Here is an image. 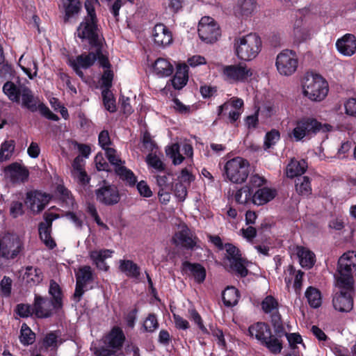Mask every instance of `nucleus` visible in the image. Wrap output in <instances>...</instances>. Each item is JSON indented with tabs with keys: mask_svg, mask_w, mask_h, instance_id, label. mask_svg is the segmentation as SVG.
<instances>
[{
	"mask_svg": "<svg viewBox=\"0 0 356 356\" xmlns=\"http://www.w3.org/2000/svg\"><path fill=\"white\" fill-rule=\"evenodd\" d=\"M278 305V302L272 296H266L261 302L262 309L267 314L277 312Z\"/></svg>",
	"mask_w": 356,
	"mask_h": 356,
	"instance_id": "nucleus-46",
	"label": "nucleus"
},
{
	"mask_svg": "<svg viewBox=\"0 0 356 356\" xmlns=\"http://www.w3.org/2000/svg\"><path fill=\"white\" fill-rule=\"evenodd\" d=\"M26 86L20 83L7 81L3 86V91L8 98L13 102H20L21 89Z\"/></svg>",
	"mask_w": 356,
	"mask_h": 356,
	"instance_id": "nucleus-29",
	"label": "nucleus"
},
{
	"mask_svg": "<svg viewBox=\"0 0 356 356\" xmlns=\"http://www.w3.org/2000/svg\"><path fill=\"white\" fill-rule=\"evenodd\" d=\"M187 186L183 183H177L175 188V195L180 201H184L187 195Z\"/></svg>",
	"mask_w": 356,
	"mask_h": 356,
	"instance_id": "nucleus-61",
	"label": "nucleus"
},
{
	"mask_svg": "<svg viewBox=\"0 0 356 356\" xmlns=\"http://www.w3.org/2000/svg\"><path fill=\"white\" fill-rule=\"evenodd\" d=\"M171 179L170 175H157L156 180L159 190H172V185Z\"/></svg>",
	"mask_w": 356,
	"mask_h": 356,
	"instance_id": "nucleus-51",
	"label": "nucleus"
},
{
	"mask_svg": "<svg viewBox=\"0 0 356 356\" xmlns=\"http://www.w3.org/2000/svg\"><path fill=\"white\" fill-rule=\"evenodd\" d=\"M65 216L70 220L75 227L81 229L83 226V220H81L82 213L79 212L77 213L74 212H67Z\"/></svg>",
	"mask_w": 356,
	"mask_h": 356,
	"instance_id": "nucleus-56",
	"label": "nucleus"
},
{
	"mask_svg": "<svg viewBox=\"0 0 356 356\" xmlns=\"http://www.w3.org/2000/svg\"><path fill=\"white\" fill-rule=\"evenodd\" d=\"M15 149V141L13 140H6L1 145L0 159L2 161L8 160Z\"/></svg>",
	"mask_w": 356,
	"mask_h": 356,
	"instance_id": "nucleus-43",
	"label": "nucleus"
},
{
	"mask_svg": "<svg viewBox=\"0 0 356 356\" xmlns=\"http://www.w3.org/2000/svg\"><path fill=\"white\" fill-rule=\"evenodd\" d=\"M97 20L91 17H85L83 22L76 29L75 35L81 40L86 41L92 47L100 46L101 40L97 33Z\"/></svg>",
	"mask_w": 356,
	"mask_h": 356,
	"instance_id": "nucleus-8",
	"label": "nucleus"
},
{
	"mask_svg": "<svg viewBox=\"0 0 356 356\" xmlns=\"http://www.w3.org/2000/svg\"><path fill=\"white\" fill-rule=\"evenodd\" d=\"M113 253V251L108 249L95 250L89 252V257L98 269L107 271L109 266L105 260L111 258Z\"/></svg>",
	"mask_w": 356,
	"mask_h": 356,
	"instance_id": "nucleus-20",
	"label": "nucleus"
},
{
	"mask_svg": "<svg viewBox=\"0 0 356 356\" xmlns=\"http://www.w3.org/2000/svg\"><path fill=\"white\" fill-rule=\"evenodd\" d=\"M222 296L223 303L227 307L234 306L239 298L238 291L234 286H227L222 292Z\"/></svg>",
	"mask_w": 356,
	"mask_h": 356,
	"instance_id": "nucleus-34",
	"label": "nucleus"
},
{
	"mask_svg": "<svg viewBox=\"0 0 356 356\" xmlns=\"http://www.w3.org/2000/svg\"><path fill=\"white\" fill-rule=\"evenodd\" d=\"M280 138V132L276 129H272L265 136L264 149H267L273 146Z\"/></svg>",
	"mask_w": 356,
	"mask_h": 356,
	"instance_id": "nucleus-49",
	"label": "nucleus"
},
{
	"mask_svg": "<svg viewBox=\"0 0 356 356\" xmlns=\"http://www.w3.org/2000/svg\"><path fill=\"white\" fill-rule=\"evenodd\" d=\"M224 249L226 250V258L229 263L241 258L238 249L232 244L226 243Z\"/></svg>",
	"mask_w": 356,
	"mask_h": 356,
	"instance_id": "nucleus-52",
	"label": "nucleus"
},
{
	"mask_svg": "<svg viewBox=\"0 0 356 356\" xmlns=\"http://www.w3.org/2000/svg\"><path fill=\"white\" fill-rule=\"evenodd\" d=\"M250 163L242 157H235L227 161L224 167L222 176L224 179L234 184H243L248 177Z\"/></svg>",
	"mask_w": 356,
	"mask_h": 356,
	"instance_id": "nucleus-4",
	"label": "nucleus"
},
{
	"mask_svg": "<svg viewBox=\"0 0 356 356\" xmlns=\"http://www.w3.org/2000/svg\"><path fill=\"white\" fill-rule=\"evenodd\" d=\"M143 326L147 332H152L159 327L158 320L155 314H150L144 321Z\"/></svg>",
	"mask_w": 356,
	"mask_h": 356,
	"instance_id": "nucleus-53",
	"label": "nucleus"
},
{
	"mask_svg": "<svg viewBox=\"0 0 356 356\" xmlns=\"http://www.w3.org/2000/svg\"><path fill=\"white\" fill-rule=\"evenodd\" d=\"M120 269L127 276L131 277H138L140 274L138 266L131 260H120Z\"/></svg>",
	"mask_w": 356,
	"mask_h": 356,
	"instance_id": "nucleus-38",
	"label": "nucleus"
},
{
	"mask_svg": "<svg viewBox=\"0 0 356 356\" xmlns=\"http://www.w3.org/2000/svg\"><path fill=\"white\" fill-rule=\"evenodd\" d=\"M296 254L299 258L300 264L303 268H311L315 263L314 254L303 247L296 248Z\"/></svg>",
	"mask_w": 356,
	"mask_h": 356,
	"instance_id": "nucleus-31",
	"label": "nucleus"
},
{
	"mask_svg": "<svg viewBox=\"0 0 356 356\" xmlns=\"http://www.w3.org/2000/svg\"><path fill=\"white\" fill-rule=\"evenodd\" d=\"M21 105L31 112L38 111V104L40 102L39 99L35 97L32 91L26 86L21 89Z\"/></svg>",
	"mask_w": 356,
	"mask_h": 356,
	"instance_id": "nucleus-25",
	"label": "nucleus"
},
{
	"mask_svg": "<svg viewBox=\"0 0 356 356\" xmlns=\"http://www.w3.org/2000/svg\"><path fill=\"white\" fill-rule=\"evenodd\" d=\"M104 105L106 109L111 113L116 111L115 99L113 93L108 88H104L102 92Z\"/></svg>",
	"mask_w": 356,
	"mask_h": 356,
	"instance_id": "nucleus-42",
	"label": "nucleus"
},
{
	"mask_svg": "<svg viewBox=\"0 0 356 356\" xmlns=\"http://www.w3.org/2000/svg\"><path fill=\"white\" fill-rule=\"evenodd\" d=\"M337 288L339 291L334 293L332 299L334 309L340 312H349L353 307V300L351 296L353 284L350 289Z\"/></svg>",
	"mask_w": 356,
	"mask_h": 356,
	"instance_id": "nucleus-15",
	"label": "nucleus"
},
{
	"mask_svg": "<svg viewBox=\"0 0 356 356\" xmlns=\"http://www.w3.org/2000/svg\"><path fill=\"white\" fill-rule=\"evenodd\" d=\"M252 193L251 188L248 186H245L236 191L234 196L235 200L239 204H246L252 200Z\"/></svg>",
	"mask_w": 356,
	"mask_h": 356,
	"instance_id": "nucleus-41",
	"label": "nucleus"
},
{
	"mask_svg": "<svg viewBox=\"0 0 356 356\" xmlns=\"http://www.w3.org/2000/svg\"><path fill=\"white\" fill-rule=\"evenodd\" d=\"M270 333L271 330L269 326L264 323L258 322L248 328L249 335L257 339L261 343L267 339V337H269Z\"/></svg>",
	"mask_w": 356,
	"mask_h": 356,
	"instance_id": "nucleus-26",
	"label": "nucleus"
},
{
	"mask_svg": "<svg viewBox=\"0 0 356 356\" xmlns=\"http://www.w3.org/2000/svg\"><path fill=\"white\" fill-rule=\"evenodd\" d=\"M154 72L159 77L168 76L173 72L172 65L164 58H158L153 65Z\"/></svg>",
	"mask_w": 356,
	"mask_h": 356,
	"instance_id": "nucleus-33",
	"label": "nucleus"
},
{
	"mask_svg": "<svg viewBox=\"0 0 356 356\" xmlns=\"http://www.w3.org/2000/svg\"><path fill=\"white\" fill-rule=\"evenodd\" d=\"M307 168V163L303 159H291L286 168V175L289 178L300 177Z\"/></svg>",
	"mask_w": 356,
	"mask_h": 356,
	"instance_id": "nucleus-28",
	"label": "nucleus"
},
{
	"mask_svg": "<svg viewBox=\"0 0 356 356\" xmlns=\"http://www.w3.org/2000/svg\"><path fill=\"white\" fill-rule=\"evenodd\" d=\"M294 35L299 42H302L309 38L310 33L306 28L296 27L294 29Z\"/></svg>",
	"mask_w": 356,
	"mask_h": 356,
	"instance_id": "nucleus-63",
	"label": "nucleus"
},
{
	"mask_svg": "<svg viewBox=\"0 0 356 356\" xmlns=\"http://www.w3.org/2000/svg\"><path fill=\"white\" fill-rule=\"evenodd\" d=\"M230 268L236 271L241 277H245L248 274V270L245 267L241 257L229 263Z\"/></svg>",
	"mask_w": 356,
	"mask_h": 356,
	"instance_id": "nucleus-54",
	"label": "nucleus"
},
{
	"mask_svg": "<svg viewBox=\"0 0 356 356\" xmlns=\"http://www.w3.org/2000/svg\"><path fill=\"white\" fill-rule=\"evenodd\" d=\"M146 161L149 166L158 171H163L165 169L163 163L154 154L149 153L146 158Z\"/></svg>",
	"mask_w": 356,
	"mask_h": 356,
	"instance_id": "nucleus-50",
	"label": "nucleus"
},
{
	"mask_svg": "<svg viewBox=\"0 0 356 356\" xmlns=\"http://www.w3.org/2000/svg\"><path fill=\"white\" fill-rule=\"evenodd\" d=\"M221 74L229 83L245 82L252 76V71L245 64L221 66Z\"/></svg>",
	"mask_w": 356,
	"mask_h": 356,
	"instance_id": "nucleus-9",
	"label": "nucleus"
},
{
	"mask_svg": "<svg viewBox=\"0 0 356 356\" xmlns=\"http://www.w3.org/2000/svg\"><path fill=\"white\" fill-rule=\"evenodd\" d=\"M65 10V20L77 13L80 9L79 2L77 0H63Z\"/></svg>",
	"mask_w": 356,
	"mask_h": 356,
	"instance_id": "nucleus-48",
	"label": "nucleus"
},
{
	"mask_svg": "<svg viewBox=\"0 0 356 356\" xmlns=\"http://www.w3.org/2000/svg\"><path fill=\"white\" fill-rule=\"evenodd\" d=\"M188 79V65H179L172 80V84L175 89L180 90L187 83Z\"/></svg>",
	"mask_w": 356,
	"mask_h": 356,
	"instance_id": "nucleus-30",
	"label": "nucleus"
},
{
	"mask_svg": "<svg viewBox=\"0 0 356 356\" xmlns=\"http://www.w3.org/2000/svg\"><path fill=\"white\" fill-rule=\"evenodd\" d=\"M261 344L274 354L280 353L282 348V343L277 337L272 335V332L270 334L269 337H267V339H265Z\"/></svg>",
	"mask_w": 356,
	"mask_h": 356,
	"instance_id": "nucleus-40",
	"label": "nucleus"
},
{
	"mask_svg": "<svg viewBox=\"0 0 356 356\" xmlns=\"http://www.w3.org/2000/svg\"><path fill=\"white\" fill-rule=\"evenodd\" d=\"M182 270L186 273L193 276L195 282L198 283H201L205 280L206 270L200 264L185 261L182 264Z\"/></svg>",
	"mask_w": 356,
	"mask_h": 356,
	"instance_id": "nucleus-24",
	"label": "nucleus"
},
{
	"mask_svg": "<svg viewBox=\"0 0 356 356\" xmlns=\"http://www.w3.org/2000/svg\"><path fill=\"white\" fill-rule=\"evenodd\" d=\"M336 47L342 55L351 56L356 51V38L353 34L347 33L337 40Z\"/></svg>",
	"mask_w": 356,
	"mask_h": 356,
	"instance_id": "nucleus-18",
	"label": "nucleus"
},
{
	"mask_svg": "<svg viewBox=\"0 0 356 356\" xmlns=\"http://www.w3.org/2000/svg\"><path fill=\"white\" fill-rule=\"evenodd\" d=\"M23 280L30 286L37 285L42 280V273L40 268L27 266Z\"/></svg>",
	"mask_w": 356,
	"mask_h": 356,
	"instance_id": "nucleus-32",
	"label": "nucleus"
},
{
	"mask_svg": "<svg viewBox=\"0 0 356 356\" xmlns=\"http://www.w3.org/2000/svg\"><path fill=\"white\" fill-rule=\"evenodd\" d=\"M346 113L356 118V98H350L344 103Z\"/></svg>",
	"mask_w": 356,
	"mask_h": 356,
	"instance_id": "nucleus-59",
	"label": "nucleus"
},
{
	"mask_svg": "<svg viewBox=\"0 0 356 356\" xmlns=\"http://www.w3.org/2000/svg\"><path fill=\"white\" fill-rule=\"evenodd\" d=\"M38 110L40 112L42 115L49 120L54 121H58L59 120V118L56 115L53 113L47 106L40 102L38 104Z\"/></svg>",
	"mask_w": 356,
	"mask_h": 356,
	"instance_id": "nucleus-55",
	"label": "nucleus"
},
{
	"mask_svg": "<svg viewBox=\"0 0 356 356\" xmlns=\"http://www.w3.org/2000/svg\"><path fill=\"white\" fill-rule=\"evenodd\" d=\"M277 191L270 188L257 190L252 197V202L257 205H264L275 198Z\"/></svg>",
	"mask_w": 356,
	"mask_h": 356,
	"instance_id": "nucleus-27",
	"label": "nucleus"
},
{
	"mask_svg": "<svg viewBox=\"0 0 356 356\" xmlns=\"http://www.w3.org/2000/svg\"><path fill=\"white\" fill-rule=\"evenodd\" d=\"M117 351L108 346L95 348L94 353L97 356H118Z\"/></svg>",
	"mask_w": 356,
	"mask_h": 356,
	"instance_id": "nucleus-58",
	"label": "nucleus"
},
{
	"mask_svg": "<svg viewBox=\"0 0 356 356\" xmlns=\"http://www.w3.org/2000/svg\"><path fill=\"white\" fill-rule=\"evenodd\" d=\"M49 200L50 197L48 195L39 191H33L26 194L25 203L34 213H38L44 209Z\"/></svg>",
	"mask_w": 356,
	"mask_h": 356,
	"instance_id": "nucleus-17",
	"label": "nucleus"
},
{
	"mask_svg": "<svg viewBox=\"0 0 356 356\" xmlns=\"http://www.w3.org/2000/svg\"><path fill=\"white\" fill-rule=\"evenodd\" d=\"M152 38L159 47H165L172 41V33L163 24H157L152 30Z\"/></svg>",
	"mask_w": 356,
	"mask_h": 356,
	"instance_id": "nucleus-19",
	"label": "nucleus"
},
{
	"mask_svg": "<svg viewBox=\"0 0 356 356\" xmlns=\"http://www.w3.org/2000/svg\"><path fill=\"white\" fill-rule=\"evenodd\" d=\"M303 94L312 101L320 102L327 95L328 86L322 76L306 74L302 81Z\"/></svg>",
	"mask_w": 356,
	"mask_h": 356,
	"instance_id": "nucleus-6",
	"label": "nucleus"
},
{
	"mask_svg": "<svg viewBox=\"0 0 356 356\" xmlns=\"http://www.w3.org/2000/svg\"><path fill=\"white\" fill-rule=\"evenodd\" d=\"M34 341L35 334L26 324H23L21 328V343L25 346H27L32 344L34 342Z\"/></svg>",
	"mask_w": 356,
	"mask_h": 356,
	"instance_id": "nucleus-47",
	"label": "nucleus"
},
{
	"mask_svg": "<svg viewBox=\"0 0 356 356\" xmlns=\"http://www.w3.org/2000/svg\"><path fill=\"white\" fill-rule=\"evenodd\" d=\"M234 46L237 57L241 60L249 61L259 54L261 48V41L257 34L250 33L235 38Z\"/></svg>",
	"mask_w": 356,
	"mask_h": 356,
	"instance_id": "nucleus-3",
	"label": "nucleus"
},
{
	"mask_svg": "<svg viewBox=\"0 0 356 356\" xmlns=\"http://www.w3.org/2000/svg\"><path fill=\"white\" fill-rule=\"evenodd\" d=\"M305 297L312 307L318 308L321 305V293L318 289L313 286L308 287L305 291Z\"/></svg>",
	"mask_w": 356,
	"mask_h": 356,
	"instance_id": "nucleus-35",
	"label": "nucleus"
},
{
	"mask_svg": "<svg viewBox=\"0 0 356 356\" xmlns=\"http://www.w3.org/2000/svg\"><path fill=\"white\" fill-rule=\"evenodd\" d=\"M113 79V72L110 69L105 70L102 76V86L104 88L109 89L112 86Z\"/></svg>",
	"mask_w": 356,
	"mask_h": 356,
	"instance_id": "nucleus-62",
	"label": "nucleus"
},
{
	"mask_svg": "<svg viewBox=\"0 0 356 356\" xmlns=\"http://www.w3.org/2000/svg\"><path fill=\"white\" fill-rule=\"evenodd\" d=\"M296 191L302 196H307L312 193L309 178L307 176L298 177L296 180Z\"/></svg>",
	"mask_w": 356,
	"mask_h": 356,
	"instance_id": "nucleus-37",
	"label": "nucleus"
},
{
	"mask_svg": "<svg viewBox=\"0 0 356 356\" xmlns=\"http://www.w3.org/2000/svg\"><path fill=\"white\" fill-rule=\"evenodd\" d=\"M12 280L4 276L0 282V291L4 296H9L11 292Z\"/></svg>",
	"mask_w": 356,
	"mask_h": 356,
	"instance_id": "nucleus-57",
	"label": "nucleus"
},
{
	"mask_svg": "<svg viewBox=\"0 0 356 356\" xmlns=\"http://www.w3.org/2000/svg\"><path fill=\"white\" fill-rule=\"evenodd\" d=\"M99 144L105 150L106 148H109L108 146L111 144V139L108 131L103 130L100 132L99 134Z\"/></svg>",
	"mask_w": 356,
	"mask_h": 356,
	"instance_id": "nucleus-64",
	"label": "nucleus"
},
{
	"mask_svg": "<svg viewBox=\"0 0 356 356\" xmlns=\"http://www.w3.org/2000/svg\"><path fill=\"white\" fill-rule=\"evenodd\" d=\"M63 342V341L60 338V333L54 331L46 334L40 343L41 344V348L45 350H56Z\"/></svg>",
	"mask_w": 356,
	"mask_h": 356,
	"instance_id": "nucleus-23",
	"label": "nucleus"
},
{
	"mask_svg": "<svg viewBox=\"0 0 356 356\" xmlns=\"http://www.w3.org/2000/svg\"><path fill=\"white\" fill-rule=\"evenodd\" d=\"M275 66L280 74L286 76L292 75L298 66L296 53L290 49L282 50L276 57Z\"/></svg>",
	"mask_w": 356,
	"mask_h": 356,
	"instance_id": "nucleus-7",
	"label": "nucleus"
},
{
	"mask_svg": "<svg viewBox=\"0 0 356 356\" xmlns=\"http://www.w3.org/2000/svg\"><path fill=\"white\" fill-rule=\"evenodd\" d=\"M165 152L172 159L175 165H179L184 161V156L179 153V146L177 143L167 147Z\"/></svg>",
	"mask_w": 356,
	"mask_h": 356,
	"instance_id": "nucleus-44",
	"label": "nucleus"
},
{
	"mask_svg": "<svg viewBox=\"0 0 356 356\" xmlns=\"http://www.w3.org/2000/svg\"><path fill=\"white\" fill-rule=\"evenodd\" d=\"M6 172L13 182H24L29 177V171L17 163H14L6 168Z\"/></svg>",
	"mask_w": 356,
	"mask_h": 356,
	"instance_id": "nucleus-21",
	"label": "nucleus"
},
{
	"mask_svg": "<svg viewBox=\"0 0 356 356\" xmlns=\"http://www.w3.org/2000/svg\"><path fill=\"white\" fill-rule=\"evenodd\" d=\"M76 289L74 298L79 302L85 292L86 285L93 280V272L90 266H83L79 268L75 273Z\"/></svg>",
	"mask_w": 356,
	"mask_h": 356,
	"instance_id": "nucleus-14",
	"label": "nucleus"
},
{
	"mask_svg": "<svg viewBox=\"0 0 356 356\" xmlns=\"http://www.w3.org/2000/svg\"><path fill=\"white\" fill-rule=\"evenodd\" d=\"M106 155L109 162L114 165L116 174L125 181L129 185L134 186L136 182V177L134 174L127 169L117 154V151L113 148H106Z\"/></svg>",
	"mask_w": 356,
	"mask_h": 356,
	"instance_id": "nucleus-10",
	"label": "nucleus"
},
{
	"mask_svg": "<svg viewBox=\"0 0 356 356\" xmlns=\"http://www.w3.org/2000/svg\"><path fill=\"white\" fill-rule=\"evenodd\" d=\"M72 60L76 62V63L82 68L86 69L94 64L95 60H97V56L95 52H90L88 54H82Z\"/></svg>",
	"mask_w": 356,
	"mask_h": 356,
	"instance_id": "nucleus-39",
	"label": "nucleus"
},
{
	"mask_svg": "<svg viewBox=\"0 0 356 356\" xmlns=\"http://www.w3.org/2000/svg\"><path fill=\"white\" fill-rule=\"evenodd\" d=\"M198 35L202 41L213 43L220 35L219 26L213 18L208 16L203 17L198 24Z\"/></svg>",
	"mask_w": 356,
	"mask_h": 356,
	"instance_id": "nucleus-11",
	"label": "nucleus"
},
{
	"mask_svg": "<svg viewBox=\"0 0 356 356\" xmlns=\"http://www.w3.org/2000/svg\"><path fill=\"white\" fill-rule=\"evenodd\" d=\"M97 200L102 204L111 206L118 204L120 195L118 188L104 181V184L95 190Z\"/></svg>",
	"mask_w": 356,
	"mask_h": 356,
	"instance_id": "nucleus-12",
	"label": "nucleus"
},
{
	"mask_svg": "<svg viewBox=\"0 0 356 356\" xmlns=\"http://www.w3.org/2000/svg\"><path fill=\"white\" fill-rule=\"evenodd\" d=\"M243 106V101L240 98H232L229 102H227L218 107V115H221L224 111H228L229 107L234 110L241 111Z\"/></svg>",
	"mask_w": 356,
	"mask_h": 356,
	"instance_id": "nucleus-45",
	"label": "nucleus"
},
{
	"mask_svg": "<svg viewBox=\"0 0 356 356\" xmlns=\"http://www.w3.org/2000/svg\"><path fill=\"white\" fill-rule=\"evenodd\" d=\"M172 242L177 246L193 249L196 245L197 238L185 224H182L175 234Z\"/></svg>",
	"mask_w": 356,
	"mask_h": 356,
	"instance_id": "nucleus-16",
	"label": "nucleus"
},
{
	"mask_svg": "<svg viewBox=\"0 0 356 356\" xmlns=\"http://www.w3.org/2000/svg\"><path fill=\"white\" fill-rule=\"evenodd\" d=\"M59 216L56 213L45 212L44 214V222H41L38 226L40 238L45 245L49 249H53L56 244L51 236L52 222L58 219Z\"/></svg>",
	"mask_w": 356,
	"mask_h": 356,
	"instance_id": "nucleus-13",
	"label": "nucleus"
},
{
	"mask_svg": "<svg viewBox=\"0 0 356 356\" xmlns=\"http://www.w3.org/2000/svg\"><path fill=\"white\" fill-rule=\"evenodd\" d=\"M257 8L255 0H238L236 11L243 16H249Z\"/></svg>",
	"mask_w": 356,
	"mask_h": 356,
	"instance_id": "nucleus-36",
	"label": "nucleus"
},
{
	"mask_svg": "<svg viewBox=\"0 0 356 356\" xmlns=\"http://www.w3.org/2000/svg\"><path fill=\"white\" fill-rule=\"evenodd\" d=\"M125 340L123 331L118 327H114L106 337L105 343L116 350L121 349Z\"/></svg>",
	"mask_w": 356,
	"mask_h": 356,
	"instance_id": "nucleus-22",
	"label": "nucleus"
},
{
	"mask_svg": "<svg viewBox=\"0 0 356 356\" xmlns=\"http://www.w3.org/2000/svg\"><path fill=\"white\" fill-rule=\"evenodd\" d=\"M356 267V252L348 251L338 260L334 277L336 287L350 289L353 284V269Z\"/></svg>",
	"mask_w": 356,
	"mask_h": 356,
	"instance_id": "nucleus-2",
	"label": "nucleus"
},
{
	"mask_svg": "<svg viewBox=\"0 0 356 356\" xmlns=\"http://www.w3.org/2000/svg\"><path fill=\"white\" fill-rule=\"evenodd\" d=\"M95 47L97 49L95 54H96L97 60H98L100 66L105 68V70L110 69L111 65L108 62V58L102 54L99 46Z\"/></svg>",
	"mask_w": 356,
	"mask_h": 356,
	"instance_id": "nucleus-60",
	"label": "nucleus"
},
{
	"mask_svg": "<svg viewBox=\"0 0 356 356\" xmlns=\"http://www.w3.org/2000/svg\"><path fill=\"white\" fill-rule=\"evenodd\" d=\"M332 129V127L328 124H322L316 119L311 118H302L297 121L295 127L289 136L296 141H300L305 137H309L322 131L327 132Z\"/></svg>",
	"mask_w": 356,
	"mask_h": 356,
	"instance_id": "nucleus-5",
	"label": "nucleus"
},
{
	"mask_svg": "<svg viewBox=\"0 0 356 356\" xmlns=\"http://www.w3.org/2000/svg\"><path fill=\"white\" fill-rule=\"evenodd\" d=\"M49 293L52 299L48 300L39 295L35 296L34 312L39 318H47L52 314L54 309L62 307V294L59 285L51 281L50 283Z\"/></svg>",
	"mask_w": 356,
	"mask_h": 356,
	"instance_id": "nucleus-1",
	"label": "nucleus"
}]
</instances>
